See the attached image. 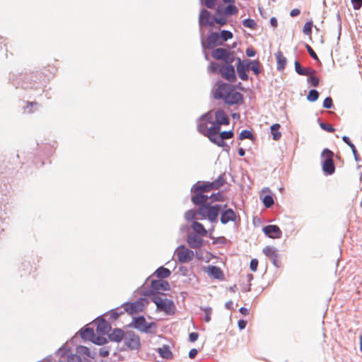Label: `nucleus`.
Returning <instances> with one entry per match:
<instances>
[{
	"instance_id": "1",
	"label": "nucleus",
	"mask_w": 362,
	"mask_h": 362,
	"mask_svg": "<svg viewBox=\"0 0 362 362\" xmlns=\"http://www.w3.org/2000/svg\"><path fill=\"white\" fill-rule=\"evenodd\" d=\"M216 99H223L225 103L232 105L243 100V95L235 88L228 83L219 84L214 93Z\"/></svg>"
},
{
	"instance_id": "2",
	"label": "nucleus",
	"mask_w": 362,
	"mask_h": 362,
	"mask_svg": "<svg viewBox=\"0 0 362 362\" xmlns=\"http://www.w3.org/2000/svg\"><path fill=\"white\" fill-rule=\"evenodd\" d=\"M225 184V179L223 175L213 182H197L192 187V192L202 193L209 192L211 190L218 189Z\"/></svg>"
},
{
	"instance_id": "3",
	"label": "nucleus",
	"mask_w": 362,
	"mask_h": 362,
	"mask_svg": "<svg viewBox=\"0 0 362 362\" xmlns=\"http://www.w3.org/2000/svg\"><path fill=\"white\" fill-rule=\"evenodd\" d=\"M220 129V127H211V129H209L210 132H209V139L217 146L223 147L226 145L224 140L232 138L233 136V132L232 131H224L219 134ZM204 131L208 133L206 129H204Z\"/></svg>"
},
{
	"instance_id": "4",
	"label": "nucleus",
	"mask_w": 362,
	"mask_h": 362,
	"mask_svg": "<svg viewBox=\"0 0 362 362\" xmlns=\"http://www.w3.org/2000/svg\"><path fill=\"white\" fill-rule=\"evenodd\" d=\"M220 210L221 206L218 204L212 206L207 203L199 206L197 214L211 222H215L217 220Z\"/></svg>"
},
{
	"instance_id": "5",
	"label": "nucleus",
	"mask_w": 362,
	"mask_h": 362,
	"mask_svg": "<svg viewBox=\"0 0 362 362\" xmlns=\"http://www.w3.org/2000/svg\"><path fill=\"white\" fill-rule=\"evenodd\" d=\"M211 127L216 128L214 124V120H213L212 113L207 112L206 114L202 115L199 119L197 124V129L201 134L209 138V133L204 132V129H206L207 132H209V129H211Z\"/></svg>"
},
{
	"instance_id": "6",
	"label": "nucleus",
	"mask_w": 362,
	"mask_h": 362,
	"mask_svg": "<svg viewBox=\"0 0 362 362\" xmlns=\"http://www.w3.org/2000/svg\"><path fill=\"white\" fill-rule=\"evenodd\" d=\"M321 156L325 158L322 163V168L325 175H332L335 172V166L334 163L333 156L334 153L329 149H324Z\"/></svg>"
},
{
	"instance_id": "7",
	"label": "nucleus",
	"mask_w": 362,
	"mask_h": 362,
	"mask_svg": "<svg viewBox=\"0 0 362 362\" xmlns=\"http://www.w3.org/2000/svg\"><path fill=\"white\" fill-rule=\"evenodd\" d=\"M175 255L180 263H187L194 259V253L186 246L180 245L176 248Z\"/></svg>"
},
{
	"instance_id": "8",
	"label": "nucleus",
	"mask_w": 362,
	"mask_h": 362,
	"mask_svg": "<svg viewBox=\"0 0 362 362\" xmlns=\"http://www.w3.org/2000/svg\"><path fill=\"white\" fill-rule=\"evenodd\" d=\"M211 56L215 59L223 61L226 64H232L235 60L234 53L223 48L214 49Z\"/></svg>"
},
{
	"instance_id": "9",
	"label": "nucleus",
	"mask_w": 362,
	"mask_h": 362,
	"mask_svg": "<svg viewBox=\"0 0 362 362\" xmlns=\"http://www.w3.org/2000/svg\"><path fill=\"white\" fill-rule=\"evenodd\" d=\"M208 113H212L213 120L216 127H220L221 125L229 124L230 119L227 114L221 109L216 110L209 111Z\"/></svg>"
},
{
	"instance_id": "10",
	"label": "nucleus",
	"mask_w": 362,
	"mask_h": 362,
	"mask_svg": "<svg viewBox=\"0 0 362 362\" xmlns=\"http://www.w3.org/2000/svg\"><path fill=\"white\" fill-rule=\"evenodd\" d=\"M153 301L156 305L158 309L167 313L173 311L175 308L174 303L171 300L162 298L160 296H155Z\"/></svg>"
},
{
	"instance_id": "11",
	"label": "nucleus",
	"mask_w": 362,
	"mask_h": 362,
	"mask_svg": "<svg viewBox=\"0 0 362 362\" xmlns=\"http://www.w3.org/2000/svg\"><path fill=\"white\" fill-rule=\"evenodd\" d=\"M124 344L130 349H138L140 347L139 337L133 332H127L124 335Z\"/></svg>"
},
{
	"instance_id": "12",
	"label": "nucleus",
	"mask_w": 362,
	"mask_h": 362,
	"mask_svg": "<svg viewBox=\"0 0 362 362\" xmlns=\"http://www.w3.org/2000/svg\"><path fill=\"white\" fill-rule=\"evenodd\" d=\"M146 303L147 300L145 298H140L135 302L127 303L124 310L130 314L137 313L143 310Z\"/></svg>"
},
{
	"instance_id": "13",
	"label": "nucleus",
	"mask_w": 362,
	"mask_h": 362,
	"mask_svg": "<svg viewBox=\"0 0 362 362\" xmlns=\"http://www.w3.org/2000/svg\"><path fill=\"white\" fill-rule=\"evenodd\" d=\"M221 76L230 82H234L236 80L235 69L231 64H226L220 68Z\"/></svg>"
},
{
	"instance_id": "14",
	"label": "nucleus",
	"mask_w": 362,
	"mask_h": 362,
	"mask_svg": "<svg viewBox=\"0 0 362 362\" xmlns=\"http://www.w3.org/2000/svg\"><path fill=\"white\" fill-rule=\"evenodd\" d=\"M96 332L100 335L107 334L111 329L110 323L103 318H98L95 321Z\"/></svg>"
},
{
	"instance_id": "15",
	"label": "nucleus",
	"mask_w": 362,
	"mask_h": 362,
	"mask_svg": "<svg viewBox=\"0 0 362 362\" xmlns=\"http://www.w3.org/2000/svg\"><path fill=\"white\" fill-rule=\"evenodd\" d=\"M199 22L201 26H214V18L211 16L210 12L206 9L201 11Z\"/></svg>"
},
{
	"instance_id": "16",
	"label": "nucleus",
	"mask_w": 362,
	"mask_h": 362,
	"mask_svg": "<svg viewBox=\"0 0 362 362\" xmlns=\"http://www.w3.org/2000/svg\"><path fill=\"white\" fill-rule=\"evenodd\" d=\"M263 231L268 237L271 238H280L282 232L280 228L276 225H269L263 228Z\"/></svg>"
},
{
	"instance_id": "17",
	"label": "nucleus",
	"mask_w": 362,
	"mask_h": 362,
	"mask_svg": "<svg viewBox=\"0 0 362 362\" xmlns=\"http://www.w3.org/2000/svg\"><path fill=\"white\" fill-rule=\"evenodd\" d=\"M151 288L159 292L160 291H168L170 285L168 281L163 279L153 280L151 283Z\"/></svg>"
},
{
	"instance_id": "18",
	"label": "nucleus",
	"mask_w": 362,
	"mask_h": 362,
	"mask_svg": "<svg viewBox=\"0 0 362 362\" xmlns=\"http://www.w3.org/2000/svg\"><path fill=\"white\" fill-rule=\"evenodd\" d=\"M133 322L134 327L142 332H147L151 327L143 316L134 318Z\"/></svg>"
},
{
	"instance_id": "19",
	"label": "nucleus",
	"mask_w": 362,
	"mask_h": 362,
	"mask_svg": "<svg viewBox=\"0 0 362 362\" xmlns=\"http://www.w3.org/2000/svg\"><path fill=\"white\" fill-rule=\"evenodd\" d=\"M248 66L245 63V60L241 62L240 59H238V63L237 64V71L238 76L243 81L248 79L247 71H248Z\"/></svg>"
},
{
	"instance_id": "20",
	"label": "nucleus",
	"mask_w": 362,
	"mask_h": 362,
	"mask_svg": "<svg viewBox=\"0 0 362 362\" xmlns=\"http://www.w3.org/2000/svg\"><path fill=\"white\" fill-rule=\"evenodd\" d=\"M187 242L192 248H199L203 244V240L195 234H189L187 236Z\"/></svg>"
},
{
	"instance_id": "21",
	"label": "nucleus",
	"mask_w": 362,
	"mask_h": 362,
	"mask_svg": "<svg viewBox=\"0 0 362 362\" xmlns=\"http://www.w3.org/2000/svg\"><path fill=\"white\" fill-rule=\"evenodd\" d=\"M206 272L209 275L214 276L216 279L222 280L224 278L223 271L218 267L209 265L206 269Z\"/></svg>"
},
{
	"instance_id": "22",
	"label": "nucleus",
	"mask_w": 362,
	"mask_h": 362,
	"mask_svg": "<svg viewBox=\"0 0 362 362\" xmlns=\"http://www.w3.org/2000/svg\"><path fill=\"white\" fill-rule=\"evenodd\" d=\"M236 215L233 209H227L223 211L221 216V222L223 224H226L229 221H234L235 220Z\"/></svg>"
},
{
	"instance_id": "23",
	"label": "nucleus",
	"mask_w": 362,
	"mask_h": 362,
	"mask_svg": "<svg viewBox=\"0 0 362 362\" xmlns=\"http://www.w3.org/2000/svg\"><path fill=\"white\" fill-rule=\"evenodd\" d=\"M263 252L268 258L272 260L274 264H276L278 259V253L277 250L274 247L267 246L264 247Z\"/></svg>"
},
{
	"instance_id": "24",
	"label": "nucleus",
	"mask_w": 362,
	"mask_h": 362,
	"mask_svg": "<svg viewBox=\"0 0 362 362\" xmlns=\"http://www.w3.org/2000/svg\"><path fill=\"white\" fill-rule=\"evenodd\" d=\"M206 43L209 47H212L216 45H221L220 35L217 33H211L209 35L206 39Z\"/></svg>"
},
{
	"instance_id": "25",
	"label": "nucleus",
	"mask_w": 362,
	"mask_h": 362,
	"mask_svg": "<svg viewBox=\"0 0 362 362\" xmlns=\"http://www.w3.org/2000/svg\"><path fill=\"white\" fill-rule=\"evenodd\" d=\"M194 195L192 197V202L197 205L201 206L204 204H207L206 201L209 199L207 195L202 193L194 192Z\"/></svg>"
},
{
	"instance_id": "26",
	"label": "nucleus",
	"mask_w": 362,
	"mask_h": 362,
	"mask_svg": "<svg viewBox=\"0 0 362 362\" xmlns=\"http://www.w3.org/2000/svg\"><path fill=\"white\" fill-rule=\"evenodd\" d=\"M295 69H296V71L299 75H302V76H307L308 74H315V71L311 68H309V67L303 68L301 66L300 64L297 61L295 62Z\"/></svg>"
},
{
	"instance_id": "27",
	"label": "nucleus",
	"mask_w": 362,
	"mask_h": 362,
	"mask_svg": "<svg viewBox=\"0 0 362 362\" xmlns=\"http://www.w3.org/2000/svg\"><path fill=\"white\" fill-rule=\"evenodd\" d=\"M124 335L122 329H115L109 334V338L112 341L119 342L124 339Z\"/></svg>"
},
{
	"instance_id": "28",
	"label": "nucleus",
	"mask_w": 362,
	"mask_h": 362,
	"mask_svg": "<svg viewBox=\"0 0 362 362\" xmlns=\"http://www.w3.org/2000/svg\"><path fill=\"white\" fill-rule=\"evenodd\" d=\"M192 228L194 230V232H196L197 234L200 235L201 236H206L207 235V230L204 227V226L197 222L194 221Z\"/></svg>"
},
{
	"instance_id": "29",
	"label": "nucleus",
	"mask_w": 362,
	"mask_h": 362,
	"mask_svg": "<svg viewBox=\"0 0 362 362\" xmlns=\"http://www.w3.org/2000/svg\"><path fill=\"white\" fill-rule=\"evenodd\" d=\"M158 353L164 358L171 359L173 357V354L171 352L170 348L167 345H164L158 349Z\"/></svg>"
},
{
	"instance_id": "30",
	"label": "nucleus",
	"mask_w": 362,
	"mask_h": 362,
	"mask_svg": "<svg viewBox=\"0 0 362 362\" xmlns=\"http://www.w3.org/2000/svg\"><path fill=\"white\" fill-rule=\"evenodd\" d=\"M281 126L279 124L276 123L271 126V134L272 135V138L275 141H278L281 137V133L279 131Z\"/></svg>"
},
{
	"instance_id": "31",
	"label": "nucleus",
	"mask_w": 362,
	"mask_h": 362,
	"mask_svg": "<svg viewBox=\"0 0 362 362\" xmlns=\"http://www.w3.org/2000/svg\"><path fill=\"white\" fill-rule=\"evenodd\" d=\"M275 57L277 60V69L279 70H283L285 68L286 64V57L281 52L276 53Z\"/></svg>"
},
{
	"instance_id": "32",
	"label": "nucleus",
	"mask_w": 362,
	"mask_h": 362,
	"mask_svg": "<svg viewBox=\"0 0 362 362\" xmlns=\"http://www.w3.org/2000/svg\"><path fill=\"white\" fill-rule=\"evenodd\" d=\"M245 63L248 66V69H251L256 75L260 73L259 63L258 61L245 60Z\"/></svg>"
},
{
	"instance_id": "33",
	"label": "nucleus",
	"mask_w": 362,
	"mask_h": 362,
	"mask_svg": "<svg viewBox=\"0 0 362 362\" xmlns=\"http://www.w3.org/2000/svg\"><path fill=\"white\" fill-rule=\"evenodd\" d=\"M94 330L92 328H84L80 331L81 337L86 340L91 341L93 337H94Z\"/></svg>"
},
{
	"instance_id": "34",
	"label": "nucleus",
	"mask_w": 362,
	"mask_h": 362,
	"mask_svg": "<svg viewBox=\"0 0 362 362\" xmlns=\"http://www.w3.org/2000/svg\"><path fill=\"white\" fill-rule=\"evenodd\" d=\"M170 274H171L170 271L168 269L165 268L163 267H159L155 272V274L158 278H160V279L168 277L170 275Z\"/></svg>"
},
{
	"instance_id": "35",
	"label": "nucleus",
	"mask_w": 362,
	"mask_h": 362,
	"mask_svg": "<svg viewBox=\"0 0 362 362\" xmlns=\"http://www.w3.org/2000/svg\"><path fill=\"white\" fill-rule=\"evenodd\" d=\"M238 12V9L233 4H230L223 10V14L225 16L234 15V14H236Z\"/></svg>"
},
{
	"instance_id": "36",
	"label": "nucleus",
	"mask_w": 362,
	"mask_h": 362,
	"mask_svg": "<svg viewBox=\"0 0 362 362\" xmlns=\"http://www.w3.org/2000/svg\"><path fill=\"white\" fill-rule=\"evenodd\" d=\"M91 341L98 345H103L107 342V339L104 335L95 336V334H94V337H93Z\"/></svg>"
},
{
	"instance_id": "37",
	"label": "nucleus",
	"mask_w": 362,
	"mask_h": 362,
	"mask_svg": "<svg viewBox=\"0 0 362 362\" xmlns=\"http://www.w3.org/2000/svg\"><path fill=\"white\" fill-rule=\"evenodd\" d=\"M313 26V21H308V22H306L303 26V32L305 35H309L310 36L311 35V33H312V28Z\"/></svg>"
},
{
	"instance_id": "38",
	"label": "nucleus",
	"mask_w": 362,
	"mask_h": 362,
	"mask_svg": "<svg viewBox=\"0 0 362 362\" xmlns=\"http://www.w3.org/2000/svg\"><path fill=\"white\" fill-rule=\"evenodd\" d=\"M77 352L80 354L87 356L90 358H94V356L90 355V351L89 349L84 346H79L77 347Z\"/></svg>"
},
{
	"instance_id": "39",
	"label": "nucleus",
	"mask_w": 362,
	"mask_h": 362,
	"mask_svg": "<svg viewBox=\"0 0 362 362\" xmlns=\"http://www.w3.org/2000/svg\"><path fill=\"white\" fill-rule=\"evenodd\" d=\"M319 97V93L316 90H310L307 99L310 102H315L318 99Z\"/></svg>"
},
{
	"instance_id": "40",
	"label": "nucleus",
	"mask_w": 362,
	"mask_h": 362,
	"mask_svg": "<svg viewBox=\"0 0 362 362\" xmlns=\"http://www.w3.org/2000/svg\"><path fill=\"white\" fill-rule=\"evenodd\" d=\"M216 23L221 26H223L227 23V18L225 15L217 16L214 18V23Z\"/></svg>"
},
{
	"instance_id": "41",
	"label": "nucleus",
	"mask_w": 362,
	"mask_h": 362,
	"mask_svg": "<svg viewBox=\"0 0 362 362\" xmlns=\"http://www.w3.org/2000/svg\"><path fill=\"white\" fill-rule=\"evenodd\" d=\"M309 78L308 81L314 87H317L319 85V78L315 76V74H308Z\"/></svg>"
},
{
	"instance_id": "42",
	"label": "nucleus",
	"mask_w": 362,
	"mask_h": 362,
	"mask_svg": "<svg viewBox=\"0 0 362 362\" xmlns=\"http://www.w3.org/2000/svg\"><path fill=\"white\" fill-rule=\"evenodd\" d=\"M243 24L245 27L254 29L257 24L253 19L247 18L243 21Z\"/></svg>"
},
{
	"instance_id": "43",
	"label": "nucleus",
	"mask_w": 362,
	"mask_h": 362,
	"mask_svg": "<svg viewBox=\"0 0 362 362\" xmlns=\"http://www.w3.org/2000/svg\"><path fill=\"white\" fill-rule=\"evenodd\" d=\"M263 203L267 208H269L274 204V199L272 196L266 195L263 199Z\"/></svg>"
},
{
	"instance_id": "44",
	"label": "nucleus",
	"mask_w": 362,
	"mask_h": 362,
	"mask_svg": "<svg viewBox=\"0 0 362 362\" xmlns=\"http://www.w3.org/2000/svg\"><path fill=\"white\" fill-rule=\"evenodd\" d=\"M185 218L187 221H192L196 218V212L194 210H188L185 214Z\"/></svg>"
},
{
	"instance_id": "45",
	"label": "nucleus",
	"mask_w": 362,
	"mask_h": 362,
	"mask_svg": "<svg viewBox=\"0 0 362 362\" xmlns=\"http://www.w3.org/2000/svg\"><path fill=\"white\" fill-rule=\"evenodd\" d=\"M253 137L252 133L249 130H243L240 132L239 139L240 140L245 139H251Z\"/></svg>"
},
{
	"instance_id": "46",
	"label": "nucleus",
	"mask_w": 362,
	"mask_h": 362,
	"mask_svg": "<svg viewBox=\"0 0 362 362\" xmlns=\"http://www.w3.org/2000/svg\"><path fill=\"white\" fill-rule=\"evenodd\" d=\"M220 37H221L223 41H227L233 37V33L228 30H222Z\"/></svg>"
},
{
	"instance_id": "47",
	"label": "nucleus",
	"mask_w": 362,
	"mask_h": 362,
	"mask_svg": "<svg viewBox=\"0 0 362 362\" xmlns=\"http://www.w3.org/2000/svg\"><path fill=\"white\" fill-rule=\"evenodd\" d=\"M221 66H220V65L216 63V62H211L209 69L210 70L211 72L212 73H218L219 72L220 73V68Z\"/></svg>"
},
{
	"instance_id": "48",
	"label": "nucleus",
	"mask_w": 362,
	"mask_h": 362,
	"mask_svg": "<svg viewBox=\"0 0 362 362\" xmlns=\"http://www.w3.org/2000/svg\"><path fill=\"white\" fill-rule=\"evenodd\" d=\"M67 362H82L81 358L77 354H71L69 356Z\"/></svg>"
},
{
	"instance_id": "49",
	"label": "nucleus",
	"mask_w": 362,
	"mask_h": 362,
	"mask_svg": "<svg viewBox=\"0 0 362 362\" xmlns=\"http://www.w3.org/2000/svg\"><path fill=\"white\" fill-rule=\"evenodd\" d=\"M204 314H205L204 320L206 322H210V320H211V313H212V309L211 308H206L204 309Z\"/></svg>"
},
{
	"instance_id": "50",
	"label": "nucleus",
	"mask_w": 362,
	"mask_h": 362,
	"mask_svg": "<svg viewBox=\"0 0 362 362\" xmlns=\"http://www.w3.org/2000/svg\"><path fill=\"white\" fill-rule=\"evenodd\" d=\"M320 127L328 132H334L335 130L331 124L327 123H320Z\"/></svg>"
},
{
	"instance_id": "51",
	"label": "nucleus",
	"mask_w": 362,
	"mask_h": 362,
	"mask_svg": "<svg viewBox=\"0 0 362 362\" xmlns=\"http://www.w3.org/2000/svg\"><path fill=\"white\" fill-rule=\"evenodd\" d=\"M37 103L36 102H27L26 106L25 107V112L28 113H31L33 112L32 107L33 106H37Z\"/></svg>"
},
{
	"instance_id": "52",
	"label": "nucleus",
	"mask_w": 362,
	"mask_h": 362,
	"mask_svg": "<svg viewBox=\"0 0 362 362\" xmlns=\"http://www.w3.org/2000/svg\"><path fill=\"white\" fill-rule=\"evenodd\" d=\"M333 106L332 99L330 97H327L324 100L323 107L326 109L331 108Z\"/></svg>"
},
{
	"instance_id": "53",
	"label": "nucleus",
	"mask_w": 362,
	"mask_h": 362,
	"mask_svg": "<svg viewBox=\"0 0 362 362\" xmlns=\"http://www.w3.org/2000/svg\"><path fill=\"white\" fill-rule=\"evenodd\" d=\"M258 260L257 259H252L250 261V268L252 272H256L258 267Z\"/></svg>"
},
{
	"instance_id": "54",
	"label": "nucleus",
	"mask_w": 362,
	"mask_h": 362,
	"mask_svg": "<svg viewBox=\"0 0 362 362\" xmlns=\"http://www.w3.org/2000/svg\"><path fill=\"white\" fill-rule=\"evenodd\" d=\"M355 10H358L362 6V0H351Z\"/></svg>"
},
{
	"instance_id": "55",
	"label": "nucleus",
	"mask_w": 362,
	"mask_h": 362,
	"mask_svg": "<svg viewBox=\"0 0 362 362\" xmlns=\"http://www.w3.org/2000/svg\"><path fill=\"white\" fill-rule=\"evenodd\" d=\"M306 49L308 52V53L310 54V55L315 60H318V57H317V55L316 54V53L314 52V50L312 49V47L308 45H306Z\"/></svg>"
},
{
	"instance_id": "56",
	"label": "nucleus",
	"mask_w": 362,
	"mask_h": 362,
	"mask_svg": "<svg viewBox=\"0 0 362 362\" xmlns=\"http://www.w3.org/2000/svg\"><path fill=\"white\" fill-rule=\"evenodd\" d=\"M217 0H205L204 4L208 8H214Z\"/></svg>"
},
{
	"instance_id": "57",
	"label": "nucleus",
	"mask_w": 362,
	"mask_h": 362,
	"mask_svg": "<svg viewBox=\"0 0 362 362\" xmlns=\"http://www.w3.org/2000/svg\"><path fill=\"white\" fill-rule=\"evenodd\" d=\"M210 198L212 199L214 201H221L223 196L220 192H218L216 194H212L210 196Z\"/></svg>"
},
{
	"instance_id": "58",
	"label": "nucleus",
	"mask_w": 362,
	"mask_h": 362,
	"mask_svg": "<svg viewBox=\"0 0 362 362\" xmlns=\"http://www.w3.org/2000/svg\"><path fill=\"white\" fill-rule=\"evenodd\" d=\"M199 334L197 332H192L189 334V340L191 342H194L197 340Z\"/></svg>"
},
{
	"instance_id": "59",
	"label": "nucleus",
	"mask_w": 362,
	"mask_h": 362,
	"mask_svg": "<svg viewBox=\"0 0 362 362\" xmlns=\"http://www.w3.org/2000/svg\"><path fill=\"white\" fill-rule=\"evenodd\" d=\"M255 54H256V52L255 51L254 49L248 48L246 49V54L249 57H254L255 55Z\"/></svg>"
},
{
	"instance_id": "60",
	"label": "nucleus",
	"mask_w": 362,
	"mask_h": 362,
	"mask_svg": "<svg viewBox=\"0 0 362 362\" xmlns=\"http://www.w3.org/2000/svg\"><path fill=\"white\" fill-rule=\"evenodd\" d=\"M238 325L240 329H243L247 325V322L244 320H240L238 322Z\"/></svg>"
},
{
	"instance_id": "61",
	"label": "nucleus",
	"mask_w": 362,
	"mask_h": 362,
	"mask_svg": "<svg viewBox=\"0 0 362 362\" xmlns=\"http://www.w3.org/2000/svg\"><path fill=\"white\" fill-rule=\"evenodd\" d=\"M300 13V11L298 8H293L290 12V16L291 17H296Z\"/></svg>"
},
{
	"instance_id": "62",
	"label": "nucleus",
	"mask_w": 362,
	"mask_h": 362,
	"mask_svg": "<svg viewBox=\"0 0 362 362\" xmlns=\"http://www.w3.org/2000/svg\"><path fill=\"white\" fill-rule=\"evenodd\" d=\"M197 350L196 349H192L189 352V357L190 358H194L197 354Z\"/></svg>"
},
{
	"instance_id": "63",
	"label": "nucleus",
	"mask_w": 362,
	"mask_h": 362,
	"mask_svg": "<svg viewBox=\"0 0 362 362\" xmlns=\"http://www.w3.org/2000/svg\"><path fill=\"white\" fill-rule=\"evenodd\" d=\"M100 355L102 356V357H106L109 355V351L106 350V349H101L100 350Z\"/></svg>"
},
{
	"instance_id": "64",
	"label": "nucleus",
	"mask_w": 362,
	"mask_h": 362,
	"mask_svg": "<svg viewBox=\"0 0 362 362\" xmlns=\"http://www.w3.org/2000/svg\"><path fill=\"white\" fill-rule=\"evenodd\" d=\"M270 23L271 25L274 27V28H276L277 27L278 25V21L276 20V18L274 17H272L271 19H270Z\"/></svg>"
}]
</instances>
